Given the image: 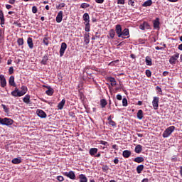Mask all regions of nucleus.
<instances>
[{
    "label": "nucleus",
    "mask_w": 182,
    "mask_h": 182,
    "mask_svg": "<svg viewBox=\"0 0 182 182\" xmlns=\"http://www.w3.org/2000/svg\"><path fill=\"white\" fill-rule=\"evenodd\" d=\"M115 32L118 38H122V39H129L130 38V32L129 28L122 29V25L117 24L115 26Z\"/></svg>",
    "instance_id": "f257e3e1"
},
{
    "label": "nucleus",
    "mask_w": 182,
    "mask_h": 182,
    "mask_svg": "<svg viewBox=\"0 0 182 182\" xmlns=\"http://www.w3.org/2000/svg\"><path fill=\"white\" fill-rule=\"evenodd\" d=\"M21 92L12 91L11 92V96H13L14 97H21V96L26 95V92H28V87L25 85L21 86Z\"/></svg>",
    "instance_id": "f03ea898"
},
{
    "label": "nucleus",
    "mask_w": 182,
    "mask_h": 182,
    "mask_svg": "<svg viewBox=\"0 0 182 182\" xmlns=\"http://www.w3.org/2000/svg\"><path fill=\"white\" fill-rule=\"evenodd\" d=\"M176 130V127L174 126H171L168 127L165 131L162 134V137L164 139H167V137H169L171 135V133Z\"/></svg>",
    "instance_id": "7ed1b4c3"
},
{
    "label": "nucleus",
    "mask_w": 182,
    "mask_h": 182,
    "mask_svg": "<svg viewBox=\"0 0 182 182\" xmlns=\"http://www.w3.org/2000/svg\"><path fill=\"white\" fill-rule=\"evenodd\" d=\"M0 124L4 126H11L14 124V120L11 118H0Z\"/></svg>",
    "instance_id": "20e7f679"
},
{
    "label": "nucleus",
    "mask_w": 182,
    "mask_h": 182,
    "mask_svg": "<svg viewBox=\"0 0 182 182\" xmlns=\"http://www.w3.org/2000/svg\"><path fill=\"white\" fill-rule=\"evenodd\" d=\"M180 58V53H175L169 59V63L171 65H176L177 63V60Z\"/></svg>",
    "instance_id": "39448f33"
},
{
    "label": "nucleus",
    "mask_w": 182,
    "mask_h": 182,
    "mask_svg": "<svg viewBox=\"0 0 182 182\" xmlns=\"http://www.w3.org/2000/svg\"><path fill=\"white\" fill-rule=\"evenodd\" d=\"M159 102H160V98L159 97H154L152 106L154 110H159Z\"/></svg>",
    "instance_id": "423d86ee"
},
{
    "label": "nucleus",
    "mask_w": 182,
    "mask_h": 182,
    "mask_svg": "<svg viewBox=\"0 0 182 182\" xmlns=\"http://www.w3.org/2000/svg\"><path fill=\"white\" fill-rule=\"evenodd\" d=\"M63 176L70 178V180H76V175L73 171H70L69 172H64Z\"/></svg>",
    "instance_id": "0eeeda50"
},
{
    "label": "nucleus",
    "mask_w": 182,
    "mask_h": 182,
    "mask_svg": "<svg viewBox=\"0 0 182 182\" xmlns=\"http://www.w3.org/2000/svg\"><path fill=\"white\" fill-rule=\"evenodd\" d=\"M68 49V44L62 43L60 48V57L62 58L65 55V51Z\"/></svg>",
    "instance_id": "6e6552de"
},
{
    "label": "nucleus",
    "mask_w": 182,
    "mask_h": 182,
    "mask_svg": "<svg viewBox=\"0 0 182 182\" xmlns=\"http://www.w3.org/2000/svg\"><path fill=\"white\" fill-rule=\"evenodd\" d=\"M36 114L38 116V117H41V119H46L47 117L46 112L42 109H37Z\"/></svg>",
    "instance_id": "1a4fd4ad"
},
{
    "label": "nucleus",
    "mask_w": 182,
    "mask_h": 182,
    "mask_svg": "<svg viewBox=\"0 0 182 182\" xmlns=\"http://www.w3.org/2000/svg\"><path fill=\"white\" fill-rule=\"evenodd\" d=\"M63 19V11H60L58 12L55 21L57 23H60Z\"/></svg>",
    "instance_id": "9d476101"
},
{
    "label": "nucleus",
    "mask_w": 182,
    "mask_h": 182,
    "mask_svg": "<svg viewBox=\"0 0 182 182\" xmlns=\"http://www.w3.org/2000/svg\"><path fill=\"white\" fill-rule=\"evenodd\" d=\"M0 81L1 87H5L6 86V79L5 78V75H0Z\"/></svg>",
    "instance_id": "9b49d317"
},
{
    "label": "nucleus",
    "mask_w": 182,
    "mask_h": 182,
    "mask_svg": "<svg viewBox=\"0 0 182 182\" xmlns=\"http://www.w3.org/2000/svg\"><path fill=\"white\" fill-rule=\"evenodd\" d=\"M9 85H10V86H13V87H16V83H15V77H14V75L10 76Z\"/></svg>",
    "instance_id": "f8f14e48"
},
{
    "label": "nucleus",
    "mask_w": 182,
    "mask_h": 182,
    "mask_svg": "<svg viewBox=\"0 0 182 182\" xmlns=\"http://www.w3.org/2000/svg\"><path fill=\"white\" fill-rule=\"evenodd\" d=\"M154 29H160V18H156L154 21Z\"/></svg>",
    "instance_id": "ddd939ff"
},
{
    "label": "nucleus",
    "mask_w": 182,
    "mask_h": 182,
    "mask_svg": "<svg viewBox=\"0 0 182 182\" xmlns=\"http://www.w3.org/2000/svg\"><path fill=\"white\" fill-rule=\"evenodd\" d=\"M90 33H85L84 36V42L85 45H89V43L90 42Z\"/></svg>",
    "instance_id": "4468645a"
},
{
    "label": "nucleus",
    "mask_w": 182,
    "mask_h": 182,
    "mask_svg": "<svg viewBox=\"0 0 182 182\" xmlns=\"http://www.w3.org/2000/svg\"><path fill=\"white\" fill-rule=\"evenodd\" d=\"M99 150L97 148H91L89 151L90 154L92 156V157H95L96 154H97V151Z\"/></svg>",
    "instance_id": "2eb2a0df"
},
{
    "label": "nucleus",
    "mask_w": 182,
    "mask_h": 182,
    "mask_svg": "<svg viewBox=\"0 0 182 182\" xmlns=\"http://www.w3.org/2000/svg\"><path fill=\"white\" fill-rule=\"evenodd\" d=\"M27 44L28 45V48L30 49H33V40L32 39V38L28 37L27 38Z\"/></svg>",
    "instance_id": "dca6fc26"
},
{
    "label": "nucleus",
    "mask_w": 182,
    "mask_h": 182,
    "mask_svg": "<svg viewBox=\"0 0 182 182\" xmlns=\"http://www.w3.org/2000/svg\"><path fill=\"white\" fill-rule=\"evenodd\" d=\"M122 156H123V157H124V159H129V157H130L132 156V151H130L129 150H124L122 152Z\"/></svg>",
    "instance_id": "f3484780"
},
{
    "label": "nucleus",
    "mask_w": 182,
    "mask_h": 182,
    "mask_svg": "<svg viewBox=\"0 0 182 182\" xmlns=\"http://www.w3.org/2000/svg\"><path fill=\"white\" fill-rule=\"evenodd\" d=\"M66 103V100L65 99H63L61 102H60L57 106L58 110H62L63 109V107L65 106V104Z\"/></svg>",
    "instance_id": "a211bd4d"
},
{
    "label": "nucleus",
    "mask_w": 182,
    "mask_h": 182,
    "mask_svg": "<svg viewBox=\"0 0 182 182\" xmlns=\"http://www.w3.org/2000/svg\"><path fill=\"white\" fill-rule=\"evenodd\" d=\"M82 19L83 21H85V22H86V23H89L90 22V16H89V14L87 13L84 14L82 16Z\"/></svg>",
    "instance_id": "6ab92c4d"
},
{
    "label": "nucleus",
    "mask_w": 182,
    "mask_h": 182,
    "mask_svg": "<svg viewBox=\"0 0 182 182\" xmlns=\"http://www.w3.org/2000/svg\"><path fill=\"white\" fill-rule=\"evenodd\" d=\"M0 21L1 25H5V17L4 16V11L0 10Z\"/></svg>",
    "instance_id": "aec40b11"
},
{
    "label": "nucleus",
    "mask_w": 182,
    "mask_h": 182,
    "mask_svg": "<svg viewBox=\"0 0 182 182\" xmlns=\"http://www.w3.org/2000/svg\"><path fill=\"white\" fill-rule=\"evenodd\" d=\"M100 103L102 109H105V107L107 106V101L106 100V99L100 100Z\"/></svg>",
    "instance_id": "412c9836"
},
{
    "label": "nucleus",
    "mask_w": 182,
    "mask_h": 182,
    "mask_svg": "<svg viewBox=\"0 0 182 182\" xmlns=\"http://www.w3.org/2000/svg\"><path fill=\"white\" fill-rule=\"evenodd\" d=\"M146 65L147 66H151L153 65V63L151 61V58L150 56H146L145 58Z\"/></svg>",
    "instance_id": "4be33fe9"
},
{
    "label": "nucleus",
    "mask_w": 182,
    "mask_h": 182,
    "mask_svg": "<svg viewBox=\"0 0 182 182\" xmlns=\"http://www.w3.org/2000/svg\"><path fill=\"white\" fill-rule=\"evenodd\" d=\"M143 151V146L140 144L137 145L136 147H135V153H137L138 154H140V152Z\"/></svg>",
    "instance_id": "5701e85b"
},
{
    "label": "nucleus",
    "mask_w": 182,
    "mask_h": 182,
    "mask_svg": "<svg viewBox=\"0 0 182 182\" xmlns=\"http://www.w3.org/2000/svg\"><path fill=\"white\" fill-rule=\"evenodd\" d=\"M11 163H13V164H21L22 159H21V158H14L12 159Z\"/></svg>",
    "instance_id": "b1692460"
},
{
    "label": "nucleus",
    "mask_w": 182,
    "mask_h": 182,
    "mask_svg": "<svg viewBox=\"0 0 182 182\" xmlns=\"http://www.w3.org/2000/svg\"><path fill=\"white\" fill-rule=\"evenodd\" d=\"M80 182H87V178L85 174L79 175Z\"/></svg>",
    "instance_id": "393cba45"
},
{
    "label": "nucleus",
    "mask_w": 182,
    "mask_h": 182,
    "mask_svg": "<svg viewBox=\"0 0 182 182\" xmlns=\"http://www.w3.org/2000/svg\"><path fill=\"white\" fill-rule=\"evenodd\" d=\"M134 161L135 163H143V161H144V158H143V156H137L134 159Z\"/></svg>",
    "instance_id": "a878e982"
},
{
    "label": "nucleus",
    "mask_w": 182,
    "mask_h": 182,
    "mask_svg": "<svg viewBox=\"0 0 182 182\" xmlns=\"http://www.w3.org/2000/svg\"><path fill=\"white\" fill-rule=\"evenodd\" d=\"M151 5H153V1L147 0L142 4V6L146 8L147 6H151Z\"/></svg>",
    "instance_id": "bb28decb"
},
{
    "label": "nucleus",
    "mask_w": 182,
    "mask_h": 182,
    "mask_svg": "<svg viewBox=\"0 0 182 182\" xmlns=\"http://www.w3.org/2000/svg\"><path fill=\"white\" fill-rule=\"evenodd\" d=\"M143 170H144V165H139L136 167V173H138V174L141 173V172L143 171Z\"/></svg>",
    "instance_id": "cd10ccee"
},
{
    "label": "nucleus",
    "mask_w": 182,
    "mask_h": 182,
    "mask_svg": "<svg viewBox=\"0 0 182 182\" xmlns=\"http://www.w3.org/2000/svg\"><path fill=\"white\" fill-rule=\"evenodd\" d=\"M23 101L24 102V103H26L27 105H29L31 103V96L26 95L23 97Z\"/></svg>",
    "instance_id": "c85d7f7f"
},
{
    "label": "nucleus",
    "mask_w": 182,
    "mask_h": 182,
    "mask_svg": "<svg viewBox=\"0 0 182 182\" xmlns=\"http://www.w3.org/2000/svg\"><path fill=\"white\" fill-rule=\"evenodd\" d=\"M136 117L137 119H139V120H141V119H143L144 115H143V110L139 109L136 114Z\"/></svg>",
    "instance_id": "c756f323"
},
{
    "label": "nucleus",
    "mask_w": 182,
    "mask_h": 182,
    "mask_svg": "<svg viewBox=\"0 0 182 182\" xmlns=\"http://www.w3.org/2000/svg\"><path fill=\"white\" fill-rule=\"evenodd\" d=\"M48 60H49V58H48V55H44L41 60V63L42 65H47Z\"/></svg>",
    "instance_id": "7c9ffc66"
},
{
    "label": "nucleus",
    "mask_w": 182,
    "mask_h": 182,
    "mask_svg": "<svg viewBox=\"0 0 182 182\" xmlns=\"http://www.w3.org/2000/svg\"><path fill=\"white\" fill-rule=\"evenodd\" d=\"M54 90L50 87H48V90L46 91V95L48 96H53V95Z\"/></svg>",
    "instance_id": "2f4dec72"
},
{
    "label": "nucleus",
    "mask_w": 182,
    "mask_h": 182,
    "mask_svg": "<svg viewBox=\"0 0 182 182\" xmlns=\"http://www.w3.org/2000/svg\"><path fill=\"white\" fill-rule=\"evenodd\" d=\"M109 35L111 39H114V36H116V31H114L113 29H111L109 31Z\"/></svg>",
    "instance_id": "473e14b6"
},
{
    "label": "nucleus",
    "mask_w": 182,
    "mask_h": 182,
    "mask_svg": "<svg viewBox=\"0 0 182 182\" xmlns=\"http://www.w3.org/2000/svg\"><path fill=\"white\" fill-rule=\"evenodd\" d=\"M109 82H111V86H116V79L114 77H109Z\"/></svg>",
    "instance_id": "72a5a7b5"
},
{
    "label": "nucleus",
    "mask_w": 182,
    "mask_h": 182,
    "mask_svg": "<svg viewBox=\"0 0 182 182\" xmlns=\"http://www.w3.org/2000/svg\"><path fill=\"white\" fill-rule=\"evenodd\" d=\"M43 43H44V45H46V46H48L49 45V38L48 37H44L43 40Z\"/></svg>",
    "instance_id": "f704fd0d"
},
{
    "label": "nucleus",
    "mask_w": 182,
    "mask_h": 182,
    "mask_svg": "<svg viewBox=\"0 0 182 182\" xmlns=\"http://www.w3.org/2000/svg\"><path fill=\"white\" fill-rule=\"evenodd\" d=\"M89 6H90V4L87 3H82L80 5V8H82V9H86V8H89Z\"/></svg>",
    "instance_id": "c9c22d12"
},
{
    "label": "nucleus",
    "mask_w": 182,
    "mask_h": 182,
    "mask_svg": "<svg viewBox=\"0 0 182 182\" xmlns=\"http://www.w3.org/2000/svg\"><path fill=\"white\" fill-rule=\"evenodd\" d=\"M85 32H90V23H85Z\"/></svg>",
    "instance_id": "e433bc0d"
},
{
    "label": "nucleus",
    "mask_w": 182,
    "mask_h": 182,
    "mask_svg": "<svg viewBox=\"0 0 182 182\" xmlns=\"http://www.w3.org/2000/svg\"><path fill=\"white\" fill-rule=\"evenodd\" d=\"M17 43H18V46H22V45H23V38H18Z\"/></svg>",
    "instance_id": "4c0bfd02"
},
{
    "label": "nucleus",
    "mask_w": 182,
    "mask_h": 182,
    "mask_svg": "<svg viewBox=\"0 0 182 182\" xmlns=\"http://www.w3.org/2000/svg\"><path fill=\"white\" fill-rule=\"evenodd\" d=\"M1 107H3L5 113H9V108H8V107H6V105L2 104Z\"/></svg>",
    "instance_id": "58836bf2"
},
{
    "label": "nucleus",
    "mask_w": 182,
    "mask_h": 182,
    "mask_svg": "<svg viewBox=\"0 0 182 182\" xmlns=\"http://www.w3.org/2000/svg\"><path fill=\"white\" fill-rule=\"evenodd\" d=\"M136 1L137 0H129L128 5H131V6H134Z\"/></svg>",
    "instance_id": "ea45409f"
},
{
    "label": "nucleus",
    "mask_w": 182,
    "mask_h": 182,
    "mask_svg": "<svg viewBox=\"0 0 182 182\" xmlns=\"http://www.w3.org/2000/svg\"><path fill=\"white\" fill-rule=\"evenodd\" d=\"M127 98H123L122 100V106H124V107H127Z\"/></svg>",
    "instance_id": "a19ab883"
},
{
    "label": "nucleus",
    "mask_w": 182,
    "mask_h": 182,
    "mask_svg": "<svg viewBox=\"0 0 182 182\" xmlns=\"http://www.w3.org/2000/svg\"><path fill=\"white\" fill-rule=\"evenodd\" d=\"M66 4L65 3H60L58 6H57V9H62V8H65Z\"/></svg>",
    "instance_id": "79ce46f5"
},
{
    "label": "nucleus",
    "mask_w": 182,
    "mask_h": 182,
    "mask_svg": "<svg viewBox=\"0 0 182 182\" xmlns=\"http://www.w3.org/2000/svg\"><path fill=\"white\" fill-rule=\"evenodd\" d=\"M102 171L106 173V172H107V170H109V166H107V165H104L102 167Z\"/></svg>",
    "instance_id": "37998d69"
},
{
    "label": "nucleus",
    "mask_w": 182,
    "mask_h": 182,
    "mask_svg": "<svg viewBox=\"0 0 182 182\" xmlns=\"http://www.w3.org/2000/svg\"><path fill=\"white\" fill-rule=\"evenodd\" d=\"M142 24H144V26L146 29H150V24L147 22H144Z\"/></svg>",
    "instance_id": "c03bdc74"
},
{
    "label": "nucleus",
    "mask_w": 182,
    "mask_h": 182,
    "mask_svg": "<svg viewBox=\"0 0 182 182\" xmlns=\"http://www.w3.org/2000/svg\"><path fill=\"white\" fill-rule=\"evenodd\" d=\"M145 73L147 77H151V71H150V70H146Z\"/></svg>",
    "instance_id": "a18cd8bd"
},
{
    "label": "nucleus",
    "mask_w": 182,
    "mask_h": 182,
    "mask_svg": "<svg viewBox=\"0 0 182 182\" xmlns=\"http://www.w3.org/2000/svg\"><path fill=\"white\" fill-rule=\"evenodd\" d=\"M32 12H33V14H37L38 13V7H36V6H33L32 7Z\"/></svg>",
    "instance_id": "49530a36"
},
{
    "label": "nucleus",
    "mask_w": 182,
    "mask_h": 182,
    "mask_svg": "<svg viewBox=\"0 0 182 182\" xmlns=\"http://www.w3.org/2000/svg\"><path fill=\"white\" fill-rule=\"evenodd\" d=\"M100 144H102L103 146H108L109 144L106 141H99Z\"/></svg>",
    "instance_id": "de8ad7c7"
},
{
    "label": "nucleus",
    "mask_w": 182,
    "mask_h": 182,
    "mask_svg": "<svg viewBox=\"0 0 182 182\" xmlns=\"http://www.w3.org/2000/svg\"><path fill=\"white\" fill-rule=\"evenodd\" d=\"M109 124L112 126V127H116V122L114 121H109Z\"/></svg>",
    "instance_id": "09e8293b"
},
{
    "label": "nucleus",
    "mask_w": 182,
    "mask_h": 182,
    "mask_svg": "<svg viewBox=\"0 0 182 182\" xmlns=\"http://www.w3.org/2000/svg\"><path fill=\"white\" fill-rule=\"evenodd\" d=\"M57 180H58L60 182H62L63 180H65V178L62 176H57Z\"/></svg>",
    "instance_id": "8fccbe9b"
},
{
    "label": "nucleus",
    "mask_w": 182,
    "mask_h": 182,
    "mask_svg": "<svg viewBox=\"0 0 182 182\" xmlns=\"http://www.w3.org/2000/svg\"><path fill=\"white\" fill-rule=\"evenodd\" d=\"M9 75H14V67H10L9 69Z\"/></svg>",
    "instance_id": "3c124183"
},
{
    "label": "nucleus",
    "mask_w": 182,
    "mask_h": 182,
    "mask_svg": "<svg viewBox=\"0 0 182 182\" xmlns=\"http://www.w3.org/2000/svg\"><path fill=\"white\" fill-rule=\"evenodd\" d=\"M69 116L70 117H72V119H75L76 118V115H75V113L74 112H70L69 113Z\"/></svg>",
    "instance_id": "603ef678"
},
{
    "label": "nucleus",
    "mask_w": 182,
    "mask_h": 182,
    "mask_svg": "<svg viewBox=\"0 0 182 182\" xmlns=\"http://www.w3.org/2000/svg\"><path fill=\"white\" fill-rule=\"evenodd\" d=\"M117 4L119 5H124V0H117Z\"/></svg>",
    "instance_id": "864d4df0"
},
{
    "label": "nucleus",
    "mask_w": 182,
    "mask_h": 182,
    "mask_svg": "<svg viewBox=\"0 0 182 182\" xmlns=\"http://www.w3.org/2000/svg\"><path fill=\"white\" fill-rule=\"evenodd\" d=\"M2 38H4V31H2V29H0V41L2 40Z\"/></svg>",
    "instance_id": "5fc2aeb1"
},
{
    "label": "nucleus",
    "mask_w": 182,
    "mask_h": 182,
    "mask_svg": "<svg viewBox=\"0 0 182 182\" xmlns=\"http://www.w3.org/2000/svg\"><path fill=\"white\" fill-rule=\"evenodd\" d=\"M170 73H168V71H164L163 73H162V75H163V76L164 77H166V76H168V74H169Z\"/></svg>",
    "instance_id": "6e6d98bb"
},
{
    "label": "nucleus",
    "mask_w": 182,
    "mask_h": 182,
    "mask_svg": "<svg viewBox=\"0 0 182 182\" xmlns=\"http://www.w3.org/2000/svg\"><path fill=\"white\" fill-rule=\"evenodd\" d=\"M139 29H141V31H145L146 28L143 23L139 26Z\"/></svg>",
    "instance_id": "4d7b16f0"
},
{
    "label": "nucleus",
    "mask_w": 182,
    "mask_h": 182,
    "mask_svg": "<svg viewBox=\"0 0 182 182\" xmlns=\"http://www.w3.org/2000/svg\"><path fill=\"white\" fill-rule=\"evenodd\" d=\"M117 100H122V95L118 94L117 95Z\"/></svg>",
    "instance_id": "13d9d810"
},
{
    "label": "nucleus",
    "mask_w": 182,
    "mask_h": 182,
    "mask_svg": "<svg viewBox=\"0 0 182 182\" xmlns=\"http://www.w3.org/2000/svg\"><path fill=\"white\" fill-rule=\"evenodd\" d=\"M114 164H119V158H115L114 159Z\"/></svg>",
    "instance_id": "bf43d9fd"
},
{
    "label": "nucleus",
    "mask_w": 182,
    "mask_h": 182,
    "mask_svg": "<svg viewBox=\"0 0 182 182\" xmlns=\"http://www.w3.org/2000/svg\"><path fill=\"white\" fill-rule=\"evenodd\" d=\"M95 2H97V4H103L105 0H95Z\"/></svg>",
    "instance_id": "052dcab7"
},
{
    "label": "nucleus",
    "mask_w": 182,
    "mask_h": 182,
    "mask_svg": "<svg viewBox=\"0 0 182 182\" xmlns=\"http://www.w3.org/2000/svg\"><path fill=\"white\" fill-rule=\"evenodd\" d=\"M112 149H114V150H119V148L117 147V144L112 145Z\"/></svg>",
    "instance_id": "680f3d73"
},
{
    "label": "nucleus",
    "mask_w": 182,
    "mask_h": 182,
    "mask_svg": "<svg viewBox=\"0 0 182 182\" xmlns=\"http://www.w3.org/2000/svg\"><path fill=\"white\" fill-rule=\"evenodd\" d=\"M16 0H9V4H11V5H14L15 4Z\"/></svg>",
    "instance_id": "e2e57ef3"
},
{
    "label": "nucleus",
    "mask_w": 182,
    "mask_h": 182,
    "mask_svg": "<svg viewBox=\"0 0 182 182\" xmlns=\"http://www.w3.org/2000/svg\"><path fill=\"white\" fill-rule=\"evenodd\" d=\"M6 9H11V8H12V6H11L10 4H6Z\"/></svg>",
    "instance_id": "0e129e2a"
},
{
    "label": "nucleus",
    "mask_w": 182,
    "mask_h": 182,
    "mask_svg": "<svg viewBox=\"0 0 182 182\" xmlns=\"http://www.w3.org/2000/svg\"><path fill=\"white\" fill-rule=\"evenodd\" d=\"M179 168H180L179 173L181 174V177H182V166H180Z\"/></svg>",
    "instance_id": "69168bd1"
},
{
    "label": "nucleus",
    "mask_w": 182,
    "mask_h": 182,
    "mask_svg": "<svg viewBox=\"0 0 182 182\" xmlns=\"http://www.w3.org/2000/svg\"><path fill=\"white\" fill-rule=\"evenodd\" d=\"M178 49H179V50H182V43L178 46Z\"/></svg>",
    "instance_id": "338daca9"
},
{
    "label": "nucleus",
    "mask_w": 182,
    "mask_h": 182,
    "mask_svg": "<svg viewBox=\"0 0 182 182\" xmlns=\"http://www.w3.org/2000/svg\"><path fill=\"white\" fill-rule=\"evenodd\" d=\"M141 182H149V178H144Z\"/></svg>",
    "instance_id": "774afa93"
}]
</instances>
